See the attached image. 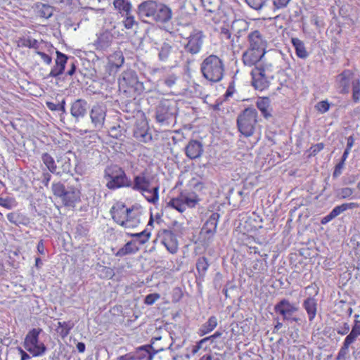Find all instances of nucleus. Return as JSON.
<instances>
[{
    "instance_id": "obj_39",
    "label": "nucleus",
    "mask_w": 360,
    "mask_h": 360,
    "mask_svg": "<svg viewBox=\"0 0 360 360\" xmlns=\"http://www.w3.org/2000/svg\"><path fill=\"white\" fill-rule=\"evenodd\" d=\"M257 107L265 118L271 116L269 111L270 101L268 98H261L257 101Z\"/></svg>"
},
{
    "instance_id": "obj_33",
    "label": "nucleus",
    "mask_w": 360,
    "mask_h": 360,
    "mask_svg": "<svg viewBox=\"0 0 360 360\" xmlns=\"http://www.w3.org/2000/svg\"><path fill=\"white\" fill-rule=\"evenodd\" d=\"M217 318L215 316H211L209 317L208 320L201 326L198 334L200 336H203L210 333L217 326Z\"/></svg>"
},
{
    "instance_id": "obj_35",
    "label": "nucleus",
    "mask_w": 360,
    "mask_h": 360,
    "mask_svg": "<svg viewBox=\"0 0 360 360\" xmlns=\"http://www.w3.org/2000/svg\"><path fill=\"white\" fill-rule=\"evenodd\" d=\"M73 327L74 323L71 321H59L58 322L56 331L60 335V336L64 339L69 335L70 331Z\"/></svg>"
},
{
    "instance_id": "obj_31",
    "label": "nucleus",
    "mask_w": 360,
    "mask_h": 360,
    "mask_svg": "<svg viewBox=\"0 0 360 360\" xmlns=\"http://www.w3.org/2000/svg\"><path fill=\"white\" fill-rule=\"evenodd\" d=\"M112 40V34L108 31H105L98 37L95 46L97 49L105 50L111 45Z\"/></svg>"
},
{
    "instance_id": "obj_23",
    "label": "nucleus",
    "mask_w": 360,
    "mask_h": 360,
    "mask_svg": "<svg viewBox=\"0 0 360 360\" xmlns=\"http://www.w3.org/2000/svg\"><path fill=\"white\" fill-rule=\"evenodd\" d=\"M134 136L139 141L146 143L151 140L152 136L148 133V127L146 120L137 122L134 129Z\"/></svg>"
},
{
    "instance_id": "obj_26",
    "label": "nucleus",
    "mask_w": 360,
    "mask_h": 360,
    "mask_svg": "<svg viewBox=\"0 0 360 360\" xmlns=\"http://www.w3.org/2000/svg\"><path fill=\"white\" fill-rule=\"evenodd\" d=\"M161 243L172 254L176 253L178 250V242L176 236L170 231L164 230Z\"/></svg>"
},
{
    "instance_id": "obj_53",
    "label": "nucleus",
    "mask_w": 360,
    "mask_h": 360,
    "mask_svg": "<svg viewBox=\"0 0 360 360\" xmlns=\"http://www.w3.org/2000/svg\"><path fill=\"white\" fill-rule=\"evenodd\" d=\"M0 205L10 210L15 207L17 205V202L13 198L7 197L4 198L0 197Z\"/></svg>"
},
{
    "instance_id": "obj_60",
    "label": "nucleus",
    "mask_w": 360,
    "mask_h": 360,
    "mask_svg": "<svg viewBox=\"0 0 360 360\" xmlns=\"http://www.w3.org/2000/svg\"><path fill=\"white\" fill-rule=\"evenodd\" d=\"M207 342V339L202 338L200 341H198L195 345H193L191 347V353L193 355L196 354L199 350L202 348V345Z\"/></svg>"
},
{
    "instance_id": "obj_59",
    "label": "nucleus",
    "mask_w": 360,
    "mask_h": 360,
    "mask_svg": "<svg viewBox=\"0 0 360 360\" xmlns=\"http://www.w3.org/2000/svg\"><path fill=\"white\" fill-rule=\"evenodd\" d=\"M290 0H272L275 9H281L285 8Z\"/></svg>"
},
{
    "instance_id": "obj_61",
    "label": "nucleus",
    "mask_w": 360,
    "mask_h": 360,
    "mask_svg": "<svg viewBox=\"0 0 360 360\" xmlns=\"http://www.w3.org/2000/svg\"><path fill=\"white\" fill-rule=\"evenodd\" d=\"M182 297V292L179 288H174L172 291V301L177 302Z\"/></svg>"
},
{
    "instance_id": "obj_51",
    "label": "nucleus",
    "mask_w": 360,
    "mask_h": 360,
    "mask_svg": "<svg viewBox=\"0 0 360 360\" xmlns=\"http://www.w3.org/2000/svg\"><path fill=\"white\" fill-rule=\"evenodd\" d=\"M354 189L349 187H344L338 190V197L340 199H353Z\"/></svg>"
},
{
    "instance_id": "obj_17",
    "label": "nucleus",
    "mask_w": 360,
    "mask_h": 360,
    "mask_svg": "<svg viewBox=\"0 0 360 360\" xmlns=\"http://www.w3.org/2000/svg\"><path fill=\"white\" fill-rule=\"evenodd\" d=\"M356 79L354 73L350 70H345L336 77L337 88L342 94H347L349 92L350 84L352 79Z\"/></svg>"
},
{
    "instance_id": "obj_47",
    "label": "nucleus",
    "mask_w": 360,
    "mask_h": 360,
    "mask_svg": "<svg viewBox=\"0 0 360 360\" xmlns=\"http://www.w3.org/2000/svg\"><path fill=\"white\" fill-rule=\"evenodd\" d=\"M210 264L208 263V260L205 257L198 258L196 262L197 271L202 276H204Z\"/></svg>"
},
{
    "instance_id": "obj_55",
    "label": "nucleus",
    "mask_w": 360,
    "mask_h": 360,
    "mask_svg": "<svg viewBox=\"0 0 360 360\" xmlns=\"http://www.w3.org/2000/svg\"><path fill=\"white\" fill-rule=\"evenodd\" d=\"M220 35L221 39L231 40V45L234 46V39L231 38L232 33L229 28L221 27L220 30Z\"/></svg>"
},
{
    "instance_id": "obj_41",
    "label": "nucleus",
    "mask_w": 360,
    "mask_h": 360,
    "mask_svg": "<svg viewBox=\"0 0 360 360\" xmlns=\"http://www.w3.org/2000/svg\"><path fill=\"white\" fill-rule=\"evenodd\" d=\"M41 160H42L43 163L46 165L47 169L51 173L56 172L57 166L56 165L53 158L49 153H44L41 155Z\"/></svg>"
},
{
    "instance_id": "obj_62",
    "label": "nucleus",
    "mask_w": 360,
    "mask_h": 360,
    "mask_svg": "<svg viewBox=\"0 0 360 360\" xmlns=\"http://www.w3.org/2000/svg\"><path fill=\"white\" fill-rule=\"evenodd\" d=\"M136 21L132 15H127L126 20L124 21V25L127 29H131L135 24Z\"/></svg>"
},
{
    "instance_id": "obj_2",
    "label": "nucleus",
    "mask_w": 360,
    "mask_h": 360,
    "mask_svg": "<svg viewBox=\"0 0 360 360\" xmlns=\"http://www.w3.org/2000/svg\"><path fill=\"white\" fill-rule=\"evenodd\" d=\"M258 113L255 108L249 107L244 109L237 117L239 131L245 137L253 135L257 123Z\"/></svg>"
},
{
    "instance_id": "obj_30",
    "label": "nucleus",
    "mask_w": 360,
    "mask_h": 360,
    "mask_svg": "<svg viewBox=\"0 0 360 360\" xmlns=\"http://www.w3.org/2000/svg\"><path fill=\"white\" fill-rule=\"evenodd\" d=\"M141 212L139 209L129 208L123 226L127 229L136 227L140 223Z\"/></svg>"
},
{
    "instance_id": "obj_5",
    "label": "nucleus",
    "mask_w": 360,
    "mask_h": 360,
    "mask_svg": "<svg viewBox=\"0 0 360 360\" xmlns=\"http://www.w3.org/2000/svg\"><path fill=\"white\" fill-rule=\"evenodd\" d=\"M172 18V9L167 5L159 4V29L165 32V39L170 42L174 40L175 34Z\"/></svg>"
},
{
    "instance_id": "obj_56",
    "label": "nucleus",
    "mask_w": 360,
    "mask_h": 360,
    "mask_svg": "<svg viewBox=\"0 0 360 360\" xmlns=\"http://www.w3.org/2000/svg\"><path fill=\"white\" fill-rule=\"evenodd\" d=\"M315 108L320 113L323 114L328 111L330 108V104L327 101H322L317 103Z\"/></svg>"
},
{
    "instance_id": "obj_49",
    "label": "nucleus",
    "mask_w": 360,
    "mask_h": 360,
    "mask_svg": "<svg viewBox=\"0 0 360 360\" xmlns=\"http://www.w3.org/2000/svg\"><path fill=\"white\" fill-rule=\"evenodd\" d=\"M20 43L22 46L32 48L36 50H38L40 46L39 41L31 37L21 39Z\"/></svg>"
},
{
    "instance_id": "obj_16",
    "label": "nucleus",
    "mask_w": 360,
    "mask_h": 360,
    "mask_svg": "<svg viewBox=\"0 0 360 360\" xmlns=\"http://www.w3.org/2000/svg\"><path fill=\"white\" fill-rule=\"evenodd\" d=\"M56 58L55 60V65L51 68L50 72L44 77V79L50 77L58 78L63 74L65 65L68 63V56L59 51H56Z\"/></svg>"
},
{
    "instance_id": "obj_46",
    "label": "nucleus",
    "mask_w": 360,
    "mask_h": 360,
    "mask_svg": "<svg viewBox=\"0 0 360 360\" xmlns=\"http://www.w3.org/2000/svg\"><path fill=\"white\" fill-rule=\"evenodd\" d=\"M352 100L354 103H359L360 101V79H352Z\"/></svg>"
},
{
    "instance_id": "obj_52",
    "label": "nucleus",
    "mask_w": 360,
    "mask_h": 360,
    "mask_svg": "<svg viewBox=\"0 0 360 360\" xmlns=\"http://www.w3.org/2000/svg\"><path fill=\"white\" fill-rule=\"evenodd\" d=\"M47 108L51 111H61L63 113L66 112L65 110V101L63 99L60 103L56 104L53 102H46Z\"/></svg>"
},
{
    "instance_id": "obj_34",
    "label": "nucleus",
    "mask_w": 360,
    "mask_h": 360,
    "mask_svg": "<svg viewBox=\"0 0 360 360\" xmlns=\"http://www.w3.org/2000/svg\"><path fill=\"white\" fill-rule=\"evenodd\" d=\"M172 68H169V72H165V71H162V84L167 86V87H172L175 84H176V82L177 80V76H176V74L175 72H174L172 70ZM165 70V69L163 70Z\"/></svg>"
},
{
    "instance_id": "obj_22",
    "label": "nucleus",
    "mask_w": 360,
    "mask_h": 360,
    "mask_svg": "<svg viewBox=\"0 0 360 360\" xmlns=\"http://www.w3.org/2000/svg\"><path fill=\"white\" fill-rule=\"evenodd\" d=\"M129 209L122 202H116L110 209L112 218L117 224L123 226Z\"/></svg>"
},
{
    "instance_id": "obj_63",
    "label": "nucleus",
    "mask_w": 360,
    "mask_h": 360,
    "mask_svg": "<svg viewBox=\"0 0 360 360\" xmlns=\"http://www.w3.org/2000/svg\"><path fill=\"white\" fill-rule=\"evenodd\" d=\"M36 53L41 57V58L43 60V61L46 64L50 65L51 63L52 58L50 56H49L48 54H46L44 52L39 51H37Z\"/></svg>"
},
{
    "instance_id": "obj_57",
    "label": "nucleus",
    "mask_w": 360,
    "mask_h": 360,
    "mask_svg": "<svg viewBox=\"0 0 360 360\" xmlns=\"http://www.w3.org/2000/svg\"><path fill=\"white\" fill-rule=\"evenodd\" d=\"M247 4L255 10L260 9L266 4L264 0H245Z\"/></svg>"
},
{
    "instance_id": "obj_15",
    "label": "nucleus",
    "mask_w": 360,
    "mask_h": 360,
    "mask_svg": "<svg viewBox=\"0 0 360 360\" xmlns=\"http://www.w3.org/2000/svg\"><path fill=\"white\" fill-rule=\"evenodd\" d=\"M174 39H175V34H174ZM174 40L172 42L167 40V42H164L161 46L160 51H159V60L165 62H169V68H174L176 66V60H175V54L176 53L172 44Z\"/></svg>"
},
{
    "instance_id": "obj_45",
    "label": "nucleus",
    "mask_w": 360,
    "mask_h": 360,
    "mask_svg": "<svg viewBox=\"0 0 360 360\" xmlns=\"http://www.w3.org/2000/svg\"><path fill=\"white\" fill-rule=\"evenodd\" d=\"M7 219L15 225L24 224L25 217L19 212H11L6 215Z\"/></svg>"
},
{
    "instance_id": "obj_50",
    "label": "nucleus",
    "mask_w": 360,
    "mask_h": 360,
    "mask_svg": "<svg viewBox=\"0 0 360 360\" xmlns=\"http://www.w3.org/2000/svg\"><path fill=\"white\" fill-rule=\"evenodd\" d=\"M51 188L53 195L60 199L63 195H64V193L67 190L65 185L60 182L53 183Z\"/></svg>"
},
{
    "instance_id": "obj_19",
    "label": "nucleus",
    "mask_w": 360,
    "mask_h": 360,
    "mask_svg": "<svg viewBox=\"0 0 360 360\" xmlns=\"http://www.w3.org/2000/svg\"><path fill=\"white\" fill-rule=\"evenodd\" d=\"M360 336V334L351 329L349 333L346 335L342 345L338 353L337 359L338 360L345 359L349 354V348L355 343Z\"/></svg>"
},
{
    "instance_id": "obj_48",
    "label": "nucleus",
    "mask_w": 360,
    "mask_h": 360,
    "mask_svg": "<svg viewBox=\"0 0 360 360\" xmlns=\"http://www.w3.org/2000/svg\"><path fill=\"white\" fill-rule=\"evenodd\" d=\"M124 131L125 130L124 127H121L120 124L112 126L110 127L108 130L109 135L117 139H119L124 136Z\"/></svg>"
},
{
    "instance_id": "obj_14",
    "label": "nucleus",
    "mask_w": 360,
    "mask_h": 360,
    "mask_svg": "<svg viewBox=\"0 0 360 360\" xmlns=\"http://www.w3.org/2000/svg\"><path fill=\"white\" fill-rule=\"evenodd\" d=\"M248 48L254 50L265 51L266 40L262 32L257 30H250L247 36Z\"/></svg>"
},
{
    "instance_id": "obj_24",
    "label": "nucleus",
    "mask_w": 360,
    "mask_h": 360,
    "mask_svg": "<svg viewBox=\"0 0 360 360\" xmlns=\"http://www.w3.org/2000/svg\"><path fill=\"white\" fill-rule=\"evenodd\" d=\"M80 191L73 186L67 188L61 200L65 207H75V203L80 201Z\"/></svg>"
},
{
    "instance_id": "obj_4",
    "label": "nucleus",
    "mask_w": 360,
    "mask_h": 360,
    "mask_svg": "<svg viewBox=\"0 0 360 360\" xmlns=\"http://www.w3.org/2000/svg\"><path fill=\"white\" fill-rule=\"evenodd\" d=\"M119 88L130 96L141 94L143 90V83L139 82L136 73L132 70L124 71L119 78Z\"/></svg>"
},
{
    "instance_id": "obj_64",
    "label": "nucleus",
    "mask_w": 360,
    "mask_h": 360,
    "mask_svg": "<svg viewBox=\"0 0 360 360\" xmlns=\"http://www.w3.org/2000/svg\"><path fill=\"white\" fill-rule=\"evenodd\" d=\"M158 299V294H149L145 297L144 302L148 305L153 304L155 301Z\"/></svg>"
},
{
    "instance_id": "obj_27",
    "label": "nucleus",
    "mask_w": 360,
    "mask_h": 360,
    "mask_svg": "<svg viewBox=\"0 0 360 360\" xmlns=\"http://www.w3.org/2000/svg\"><path fill=\"white\" fill-rule=\"evenodd\" d=\"M249 25L250 23L244 19H236L232 22L231 29L236 38V42H238L240 38L248 32Z\"/></svg>"
},
{
    "instance_id": "obj_1",
    "label": "nucleus",
    "mask_w": 360,
    "mask_h": 360,
    "mask_svg": "<svg viewBox=\"0 0 360 360\" xmlns=\"http://www.w3.org/2000/svg\"><path fill=\"white\" fill-rule=\"evenodd\" d=\"M203 77L211 82H220L224 75L225 68L222 59L216 55H210L200 65Z\"/></svg>"
},
{
    "instance_id": "obj_28",
    "label": "nucleus",
    "mask_w": 360,
    "mask_h": 360,
    "mask_svg": "<svg viewBox=\"0 0 360 360\" xmlns=\"http://www.w3.org/2000/svg\"><path fill=\"white\" fill-rule=\"evenodd\" d=\"M302 307L307 312L309 321L313 322L317 314V300L313 297L306 298L302 302Z\"/></svg>"
},
{
    "instance_id": "obj_40",
    "label": "nucleus",
    "mask_w": 360,
    "mask_h": 360,
    "mask_svg": "<svg viewBox=\"0 0 360 360\" xmlns=\"http://www.w3.org/2000/svg\"><path fill=\"white\" fill-rule=\"evenodd\" d=\"M108 60L111 65L115 68L121 67L124 62L123 53L120 51H115L111 54L109 56Z\"/></svg>"
},
{
    "instance_id": "obj_20",
    "label": "nucleus",
    "mask_w": 360,
    "mask_h": 360,
    "mask_svg": "<svg viewBox=\"0 0 360 360\" xmlns=\"http://www.w3.org/2000/svg\"><path fill=\"white\" fill-rule=\"evenodd\" d=\"M360 336V334L351 329L349 333L346 335L342 345L338 353L337 359L338 360L345 359L349 354V348L355 343Z\"/></svg>"
},
{
    "instance_id": "obj_21",
    "label": "nucleus",
    "mask_w": 360,
    "mask_h": 360,
    "mask_svg": "<svg viewBox=\"0 0 360 360\" xmlns=\"http://www.w3.org/2000/svg\"><path fill=\"white\" fill-rule=\"evenodd\" d=\"M88 103L84 99L79 98L75 101L70 108V114L76 121L84 118L88 111Z\"/></svg>"
},
{
    "instance_id": "obj_29",
    "label": "nucleus",
    "mask_w": 360,
    "mask_h": 360,
    "mask_svg": "<svg viewBox=\"0 0 360 360\" xmlns=\"http://www.w3.org/2000/svg\"><path fill=\"white\" fill-rule=\"evenodd\" d=\"M202 152V144L196 140L191 141L186 147V154L191 160L200 157Z\"/></svg>"
},
{
    "instance_id": "obj_8",
    "label": "nucleus",
    "mask_w": 360,
    "mask_h": 360,
    "mask_svg": "<svg viewBox=\"0 0 360 360\" xmlns=\"http://www.w3.org/2000/svg\"><path fill=\"white\" fill-rule=\"evenodd\" d=\"M274 62L266 63L264 66H256L251 71L252 84L257 90L263 91L269 85V80L266 75V70H271Z\"/></svg>"
},
{
    "instance_id": "obj_18",
    "label": "nucleus",
    "mask_w": 360,
    "mask_h": 360,
    "mask_svg": "<svg viewBox=\"0 0 360 360\" xmlns=\"http://www.w3.org/2000/svg\"><path fill=\"white\" fill-rule=\"evenodd\" d=\"M360 336V334L351 329L349 333L346 335L342 345L338 353L337 359L338 360L345 359L349 354V348L355 343Z\"/></svg>"
},
{
    "instance_id": "obj_58",
    "label": "nucleus",
    "mask_w": 360,
    "mask_h": 360,
    "mask_svg": "<svg viewBox=\"0 0 360 360\" xmlns=\"http://www.w3.org/2000/svg\"><path fill=\"white\" fill-rule=\"evenodd\" d=\"M150 235V232H148L146 230H144V231H141V233L133 234L132 236L138 237L139 239L140 243L143 244L148 240Z\"/></svg>"
},
{
    "instance_id": "obj_37",
    "label": "nucleus",
    "mask_w": 360,
    "mask_h": 360,
    "mask_svg": "<svg viewBox=\"0 0 360 360\" xmlns=\"http://www.w3.org/2000/svg\"><path fill=\"white\" fill-rule=\"evenodd\" d=\"M292 44L295 49L297 56L300 58H306L308 56L303 41L297 38L292 39Z\"/></svg>"
},
{
    "instance_id": "obj_54",
    "label": "nucleus",
    "mask_w": 360,
    "mask_h": 360,
    "mask_svg": "<svg viewBox=\"0 0 360 360\" xmlns=\"http://www.w3.org/2000/svg\"><path fill=\"white\" fill-rule=\"evenodd\" d=\"M350 330V326L349 323L344 322L342 324L340 323L336 326L335 330L338 335H347Z\"/></svg>"
},
{
    "instance_id": "obj_3",
    "label": "nucleus",
    "mask_w": 360,
    "mask_h": 360,
    "mask_svg": "<svg viewBox=\"0 0 360 360\" xmlns=\"http://www.w3.org/2000/svg\"><path fill=\"white\" fill-rule=\"evenodd\" d=\"M104 179L106 180L107 188L111 190L130 187L132 185L124 170L117 165L108 167L105 169Z\"/></svg>"
},
{
    "instance_id": "obj_38",
    "label": "nucleus",
    "mask_w": 360,
    "mask_h": 360,
    "mask_svg": "<svg viewBox=\"0 0 360 360\" xmlns=\"http://www.w3.org/2000/svg\"><path fill=\"white\" fill-rule=\"evenodd\" d=\"M139 250L135 243L131 241L127 243L124 247L120 248L115 254L117 257H123L127 255L134 254Z\"/></svg>"
},
{
    "instance_id": "obj_25",
    "label": "nucleus",
    "mask_w": 360,
    "mask_h": 360,
    "mask_svg": "<svg viewBox=\"0 0 360 360\" xmlns=\"http://www.w3.org/2000/svg\"><path fill=\"white\" fill-rule=\"evenodd\" d=\"M219 217V213H212L203 225L201 230V234L207 235L208 239L212 238L217 230Z\"/></svg>"
},
{
    "instance_id": "obj_6",
    "label": "nucleus",
    "mask_w": 360,
    "mask_h": 360,
    "mask_svg": "<svg viewBox=\"0 0 360 360\" xmlns=\"http://www.w3.org/2000/svg\"><path fill=\"white\" fill-rule=\"evenodd\" d=\"M297 304L291 302L289 300L283 298L274 306V311L282 316L283 321L298 323L300 319L295 314L298 311Z\"/></svg>"
},
{
    "instance_id": "obj_7",
    "label": "nucleus",
    "mask_w": 360,
    "mask_h": 360,
    "mask_svg": "<svg viewBox=\"0 0 360 360\" xmlns=\"http://www.w3.org/2000/svg\"><path fill=\"white\" fill-rule=\"evenodd\" d=\"M41 331L39 328H33L26 335L24 341L25 349L33 356H41L46 351V347L39 342V335Z\"/></svg>"
},
{
    "instance_id": "obj_12",
    "label": "nucleus",
    "mask_w": 360,
    "mask_h": 360,
    "mask_svg": "<svg viewBox=\"0 0 360 360\" xmlns=\"http://www.w3.org/2000/svg\"><path fill=\"white\" fill-rule=\"evenodd\" d=\"M205 35L202 32L198 30H193L189 36L186 38L184 44L186 52L192 55L198 53L202 47Z\"/></svg>"
},
{
    "instance_id": "obj_13",
    "label": "nucleus",
    "mask_w": 360,
    "mask_h": 360,
    "mask_svg": "<svg viewBox=\"0 0 360 360\" xmlns=\"http://www.w3.org/2000/svg\"><path fill=\"white\" fill-rule=\"evenodd\" d=\"M107 108L104 105H94L89 111L91 124L96 130H101L104 127Z\"/></svg>"
},
{
    "instance_id": "obj_36",
    "label": "nucleus",
    "mask_w": 360,
    "mask_h": 360,
    "mask_svg": "<svg viewBox=\"0 0 360 360\" xmlns=\"http://www.w3.org/2000/svg\"><path fill=\"white\" fill-rule=\"evenodd\" d=\"M359 207L357 202H345L342 205L335 206L330 212L333 217L335 218L343 212L347 210H353Z\"/></svg>"
},
{
    "instance_id": "obj_32",
    "label": "nucleus",
    "mask_w": 360,
    "mask_h": 360,
    "mask_svg": "<svg viewBox=\"0 0 360 360\" xmlns=\"http://www.w3.org/2000/svg\"><path fill=\"white\" fill-rule=\"evenodd\" d=\"M150 345H144L136 349L133 354V360H151L153 354L150 352Z\"/></svg>"
},
{
    "instance_id": "obj_44",
    "label": "nucleus",
    "mask_w": 360,
    "mask_h": 360,
    "mask_svg": "<svg viewBox=\"0 0 360 360\" xmlns=\"http://www.w3.org/2000/svg\"><path fill=\"white\" fill-rule=\"evenodd\" d=\"M142 191V194L148 202L155 203L158 200V186H155L152 188V191L149 188H146Z\"/></svg>"
},
{
    "instance_id": "obj_9",
    "label": "nucleus",
    "mask_w": 360,
    "mask_h": 360,
    "mask_svg": "<svg viewBox=\"0 0 360 360\" xmlns=\"http://www.w3.org/2000/svg\"><path fill=\"white\" fill-rule=\"evenodd\" d=\"M199 202L198 195L193 192H181L179 196L172 198L169 205L179 212H184L187 207H194Z\"/></svg>"
},
{
    "instance_id": "obj_42",
    "label": "nucleus",
    "mask_w": 360,
    "mask_h": 360,
    "mask_svg": "<svg viewBox=\"0 0 360 360\" xmlns=\"http://www.w3.org/2000/svg\"><path fill=\"white\" fill-rule=\"evenodd\" d=\"M113 5L115 8L119 10L120 12H124L127 15H129L131 4L129 1H126L124 0H114Z\"/></svg>"
},
{
    "instance_id": "obj_43",
    "label": "nucleus",
    "mask_w": 360,
    "mask_h": 360,
    "mask_svg": "<svg viewBox=\"0 0 360 360\" xmlns=\"http://www.w3.org/2000/svg\"><path fill=\"white\" fill-rule=\"evenodd\" d=\"M135 190H143L146 188H150V184L144 176H136L134 178V183L131 186Z\"/></svg>"
},
{
    "instance_id": "obj_10",
    "label": "nucleus",
    "mask_w": 360,
    "mask_h": 360,
    "mask_svg": "<svg viewBox=\"0 0 360 360\" xmlns=\"http://www.w3.org/2000/svg\"><path fill=\"white\" fill-rule=\"evenodd\" d=\"M138 14L143 22L153 23L158 20V3L148 0L142 2L138 7Z\"/></svg>"
},
{
    "instance_id": "obj_11",
    "label": "nucleus",
    "mask_w": 360,
    "mask_h": 360,
    "mask_svg": "<svg viewBox=\"0 0 360 360\" xmlns=\"http://www.w3.org/2000/svg\"><path fill=\"white\" fill-rule=\"evenodd\" d=\"M266 51L262 50H254L250 48L243 53L242 60L245 66H264L269 63L265 56Z\"/></svg>"
}]
</instances>
